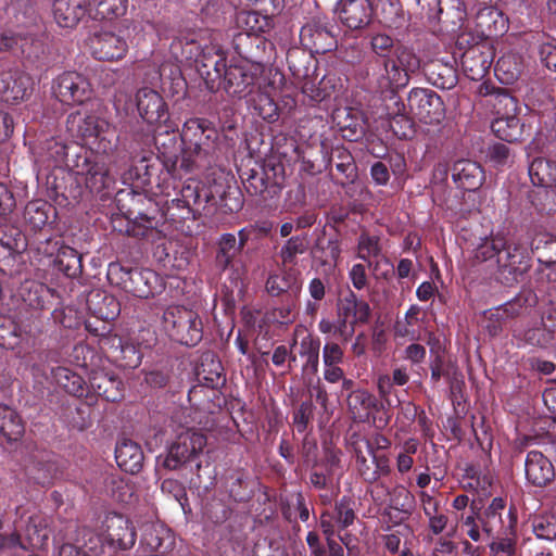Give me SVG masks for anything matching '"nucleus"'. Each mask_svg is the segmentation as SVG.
<instances>
[{"label":"nucleus","mask_w":556,"mask_h":556,"mask_svg":"<svg viewBox=\"0 0 556 556\" xmlns=\"http://www.w3.org/2000/svg\"><path fill=\"white\" fill-rule=\"evenodd\" d=\"M372 51L384 59L383 73L377 79L381 93H389L390 101L396 110L389 111L391 115L390 128L399 136L406 138L413 132V119L403 112L405 105L395 94V90L405 87L409 81V75L420 66L419 58L405 46L394 43V39L386 34H376L371 37Z\"/></svg>","instance_id":"obj_1"},{"label":"nucleus","mask_w":556,"mask_h":556,"mask_svg":"<svg viewBox=\"0 0 556 556\" xmlns=\"http://www.w3.org/2000/svg\"><path fill=\"white\" fill-rule=\"evenodd\" d=\"M473 264L505 286L517 283L530 268L526 249L500 236L482 239L473 251Z\"/></svg>","instance_id":"obj_2"},{"label":"nucleus","mask_w":556,"mask_h":556,"mask_svg":"<svg viewBox=\"0 0 556 556\" xmlns=\"http://www.w3.org/2000/svg\"><path fill=\"white\" fill-rule=\"evenodd\" d=\"M67 127L96 154L109 155L117 147L118 136L115 128L97 115L71 114L67 117Z\"/></svg>","instance_id":"obj_3"},{"label":"nucleus","mask_w":556,"mask_h":556,"mask_svg":"<svg viewBox=\"0 0 556 556\" xmlns=\"http://www.w3.org/2000/svg\"><path fill=\"white\" fill-rule=\"evenodd\" d=\"M162 324L166 333L180 344L194 346L202 340L203 324L192 309L169 306L163 313Z\"/></svg>","instance_id":"obj_4"},{"label":"nucleus","mask_w":556,"mask_h":556,"mask_svg":"<svg viewBox=\"0 0 556 556\" xmlns=\"http://www.w3.org/2000/svg\"><path fill=\"white\" fill-rule=\"evenodd\" d=\"M206 437L194 428H181L168 447L162 466L167 470H178L193 460L205 447Z\"/></svg>","instance_id":"obj_5"},{"label":"nucleus","mask_w":556,"mask_h":556,"mask_svg":"<svg viewBox=\"0 0 556 556\" xmlns=\"http://www.w3.org/2000/svg\"><path fill=\"white\" fill-rule=\"evenodd\" d=\"M471 509L477 515L483 533L489 538L514 534L517 519L510 508L506 510V504L502 497H494L482 513H476L479 508L475 502L471 504Z\"/></svg>","instance_id":"obj_6"},{"label":"nucleus","mask_w":556,"mask_h":556,"mask_svg":"<svg viewBox=\"0 0 556 556\" xmlns=\"http://www.w3.org/2000/svg\"><path fill=\"white\" fill-rule=\"evenodd\" d=\"M217 131L206 119L190 118L182 127L181 141L193 150L197 157L212 161L216 151Z\"/></svg>","instance_id":"obj_7"},{"label":"nucleus","mask_w":556,"mask_h":556,"mask_svg":"<svg viewBox=\"0 0 556 556\" xmlns=\"http://www.w3.org/2000/svg\"><path fill=\"white\" fill-rule=\"evenodd\" d=\"M99 154H78L72 165L76 177L84 181L91 192H100L108 189L113 182L105 162L100 160Z\"/></svg>","instance_id":"obj_8"},{"label":"nucleus","mask_w":556,"mask_h":556,"mask_svg":"<svg viewBox=\"0 0 556 556\" xmlns=\"http://www.w3.org/2000/svg\"><path fill=\"white\" fill-rule=\"evenodd\" d=\"M407 102L412 116L425 124L440 123L445 115L443 100L431 89H412Z\"/></svg>","instance_id":"obj_9"},{"label":"nucleus","mask_w":556,"mask_h":556,"mask_svg":"<svg viewBox=\"0 0 556 556\" xmlns=\"http://www.w3.org/2000/svg\"><path fill=\"white\" fill-rule=\"evenodd\" d=\"M55 97L64 104H83L92 97V88L84 75L77 72L61 74L53 87Z\"/></svg>","instance_id":"obj_10"},{"label":"nucleus","mask_w":556,"mask_h":556,"mask_svg":"<svg viewBox=\"0 0 556 556\" xmlns=\"http://www.w3.org/2000/svg\"><path fill=\"white\" fill-rule=\"evenodd\" d=\"M261 72L260 65H229L223 88L231 97L245 98L254 92Z\"/></svg>","instance_id":"obj_11"},{"label":"nucleus","mask_w":556,"mask_h":556,"mask_svg":"<svg viewBox=\"0 0 556 556\" xmlns=\"http://www.w3.org/2000/svg\"><path fill=\"white\" fill-rule=\"evenodd\" d=\"M136 529L127 517L116 513L106 515L103 540L113 551L131 548L136 543Z\"/></svg>","instance_id":"obj_12"},{"label":"nucleus","mask_w":556,"mask_h":556,"mask_svg":"<svg viewBox=\"0 0 556 556\" xmlns=\"http://www.w3.org/2000/svg\"><path fill=\"white\" fill-rule=\"evenodd\" d=\"M136 106L140 117L151 125L166 124L168 108L163 97L149 87L140 88L136 93Z\"/></svg>","instance_id":"obj_13"},{"label":"nucleus","mask_w":556,"mask_h":556,"mask_svg":"<svg viewBox=\"0 0 556 556\" xmlns=\"http://www.w3.org/2000/svg\"><path fill=\"white\" fill-rule=\"evenodd\" d=\"M92 55L100 61H115L125 56L128 45L125 38L111 31L94 34L90 39Z\"/></svg>","instance_id":"obj_14"},{"label":"nucleus","mask_w":556,"mask_h":556,"mask_svg":"<svg viewBox=\"0 0 556 556\" xmlns=\"http://www.w3.org/2000/svg\"><path fill=\"white\" fill-rule=\"evenodd\" d=\"M300 40L304 48L312 53H326L337 46V40L330 30L319 21L307 22L300 31Z\"/></svg>","instance_id":"obj_15"},{"label":"nucleus","mask_w":556,"mask_h":556,"mask_svg":"<svg viewBox=\"0 0 556 556\" xmlns=\"http://www.w3.org/2000/svg\"><path fill=\"white\" fill-rule=\"evenodd\" d=\"M55 295L54 289L35 280H25L18 289V296L24 305L35 312L51 308Z\"/></svg>","instance_id":"obj_16"},{"label":"nucleus","mask_w":556,"mask_h":556,"mask_svg":"<svg viewBox=\"0 0 556 556\" xmlns=\"http://www.w3.org/2000/svg\"><path fill=\"white\" fill-rule=\"evenodd\" d=\"M338 14L346 27L359 29L371 21L372 7L369 0H341Z\"/></svg>","instance_id":"obj_17"},{"label":"nucleus","mask_w":556,"mask_h":556,"mask_svg":"<svg viewBox=\"0 0 556 556\" xmlns=\"http://www.w3.org/2000/svg\"><path fill=\"white\" fill-rule=\"evenodd\" d=\"M89 384L99 396L106 401L116 402L124 397L123 382L113 371L92 370L89 376Z\"/></svg>","instance_id":"obj_18"},{"label":"nucleus","mask_w":556,"mask_h":556,"mask_svg":"<svg viewBox=\"0 0 556 556\" xmlns=\"http://www.w3.org/2000/svg\"><path fill=\"white\" fill-rule=\"evenodd\" d=\"M16 515L20 516V521L15 520L16 530L23 531L25 535L26 545L30 547H40L42 546L48 538V520L47 518L39 514L34 513L27 517L25 525H21L20 522L24 516V509L21 507L16 508Z\"/></svg>","instance_id":"obj_19"},{"label":"nucleus","mask_w":556,"mask_h":556,"mask_svg":"<svg viewBox=\"0 0 556 556\" xmlns=\"http://www.w3.org/2000/svg\"><path fill=\"white\" fill-rule=\"evenodd\" d=\"M30 77L20 71L0 73V97L5 102H18L28 96Z\"/></svg>","instance_id":"obj_20"},{"label":"nucleus","mask_w":556,"mask_h":556,"mask_svg":"<svg viewBox=\"0 0 556 556\" xmlns=\"http://www.w3.org/2000/svg\"><path fill=\"white\" fill-rule=\"evenodd\" d=\"M88 12L86 0H54L52 14L62 28H75Z\"/></svg>","instance_id":"obj_21"},{"label":"nucleus","mask_w":556,"mask_h":556,"mask_svg":"<svg viewBox=\"0 0 556 556\" xmlns=\"http://www.w3.org/2000/svg\"><path fill=\"white\" fill-rule=\"evenodd\" d=\"M527 480L536 486H544L555 477L551 460L539 451L528 453L525 464Z\"/></svg>","instance_id":"obj_22"},{"label":"nucleus","mask_w":556,"mask_h":556,"mask_svg":"<svg viewBox=\"0 0 556 556\" xmlns=\"http://www.w3.org/2000/svg\"><path fill=\"white\" fill-rule=\"evenodd\" d=\"M452 177L463 190L476 191L484 181V172L476 162L459 160L453 165Z\"/></svg>","instance_id":"obj_23"},{"label":"nucleus","mask_w":556,"mask_h":556,"mask_svg":"<svg viewBox=\"0 0 556 556\" xmlns=\"http://www.w3.org/2000/svg\"><path fill=\"white\" fill-rule=\"evenodd\" d=\"M332 118L345 139L357 141L364 136V118L358 110L348 106L339 108L333 112Z\"/></svg>","instance_id":"obj_24"},{"label":"nucleus","mask_w":556,"mask_h":556,"mask_svg":"<svg viewBox=\"0 0 556 556\" xmlns=\"http://www.w3.org/2000/svg\"><path fill=\"white\" fill-rule=\"evenodd\" d=\"M115 459L121 469L134 475L141 470L144 456L138 443L122 439L115 447Z\"/></svg>","instance_id":"obj_25"},{"label":"nucleus","mask_w":556,"mask_h":556,"mask_svg":"<svg viewBox=\"0 0 556 556\" xmlns=\"http://www.w3.org/2000/svg\"><path fill=\"white\" fill-rule=\"evenodd\" d=\"M233 48L236 52L252 61L251 65H260L262 67V55L265 54L266 40L260 35L247 33H237L233 36Z\"/></svg>","instance_id":"obj_26"},{"label":"nucleus","mask_w":556,"mask_h":556,"mask_svg":"<svg viewBox=\"0 0 556 556\" xmlns=\"http://www.w3.org/2000/svg\"><path fill=\"white\" fill-rule=\"evenodd\" d=\"M346 406L354 421L364 422L369 418L372 409H377L376 396L367 390L357 389L348 394Z\"/></svg>","instance_id":"obj_27"},{"label":"nucleus","mask_w":556,"mask_h":556,"mask_svg":"<svg viewBox=\"0 0 556 556\" xmlns=\"http://www.w3.org/2000/svg\"><path fill=\"white\" fill-rule=\"evenodd\" d=\"M320 340L307 334L300 341L299 355L304 359L302 377H315L319 367Z\"/></svg>","instance_id":"obj_28"},{"label":"nucleus","mask_w":556,"mask_h":556,"mask_svg":"<svg viewBox=\"0 0 556 556\" xmlns=\"http://www.w3.org/2000/svg\"><path fill=\"white\" fill-rule=\"evenodd\" d=\"M529 177L534 186L556 187V162L546 157H535L529 165Z\"/></svg>","instance_id":"obj_29"},{"label":"nucleus","mask_w":556,"mask_h":556,"mask_svg":"<svg viewBox=\"0 0 556 556\" xmlns=\"http://www.w3.org/2000/svg\"><path fill=\"white\" fill-rule=\"evenodd\" d=\"M490 66V55H486L479 48H471L462 56V67L466 76L472 80L482 79Z\"/></svg>","instance_id":"obj_30"},{"label":"nucleus","mask_w":556,"mask_h":556,"mask_svg":"<svg viewBox=\"0 0 556 556\" xmlns=\"http://www.w3.org/2000/svg\"><path fill=\"white\" fill-rule=\"evenodd\" d=\"M338 315L353 316L352 324L367 323L370 316V307L367 302L358 300L356 294L349 292L338 304Z\"/></svg>","instance_id":"obj_31"},{"label":"nucleus","mask_w":556,"mask_h":556,"mask_svg":"<svg viewBox=\"0 0 556 556\" xmlns=\"http://www.w3.org/2000/svg\"><path fill=\"white\" fill-rule=\"evenodd\" d=\"M129 279L130 283H127V292L141 299L154 295V289L151 285L157 280V276L153 270L134 268Z\"/></svg>","instance_id":"obj_32"},{"label":"nucleus","mask_w":556,"mask_h":556,"mask_svg":"<svg viewBox=\"0 0 556 556\" xmlns=\"http://www.w3.org/2000/svg\"><path fill=\"white\" fill-rule=\"evenodd\" d=\"M0 433L8 441H17L24 433L20 415L10 406L0 404Z\"/></svg>","instance_id":"obj_33"},{"label":"nucleus","mask_w":556,"mask_h":556,"mask_svg":"<svg viewBox=\"0 0 556 556\" xmlns=\"http://www.w3.org/2000/svg\"><path fill=\"white\" fill-rule=\"evenodd\" d=\"M491 128L500 139L513 142L521 138L523 125L516 115L507 114L496 117Z\"/></svg>","instance_id":"obj_34"},{"label":"nucleus","mask_w":556,"mask_h":556,"mask_svg":"<svg viewBox=\"0 0 556 556\" xmlns=\"http://www.w3.org/2000/svg\"><path fill=\"white\" fill-rule=\"evenodd\" d=\"M54 212L55 210L50 203L34 200L25 206L24 219L34 230H40L47 225L50 214Z\"/></svg>","instance_id":"obj_35"},{"label":"nucleus","mask_w":556,"mask_h":556,"mask_svg":"<svg viewBox=\"0 0 556 556\" xmlns=\"http://www.w3.org/2000/svg\"><path fill=\"white\" fill-rule=\"evenodd\" d=\"M426 74L438 88L452 89L457 84L456 71L452 65L433 62L428 65Z\"/></svg>","instance_id":"obj_36"},{"label":"nucleus","mask_w":556,"mask_h":556,"mask_svg":"<svg viewBox=\"0 0 556 556\" xmlns=\"http://www.w3.org/2000/svg\"><path fill=\"white\" fill-rule=\"evenodd\" d=\"M241 252L237 245V238L233 233H224L218 241V250L215 257L216 267L226 270Z\"/></svg>","instance_id":"obj_37"},{"label":"nucleus","mask_w":556,"mask_h":556,"mask_svg":"<svg viewBox=\"0 0 556 556\" xmlns=\"http://www.w3.org/2000/svg\"><path fill=\"white\" fill-rule=\"evenodd\" d=\"M236 24L241 30L252 35H260L269 27V20L255 11H240L236 15Z\"/></svg>","instance_id":"obj_38"},{"label":"nucleus","mask_w":556,"mask_h":556,"mask_svg":"<svg viewBox=\"0 0 556 556\" xmlns=\"http://www.w3.org/2000/svg\"><path fill=\"white\" fill-rule=\"evenodd\" d=\"M55 263L67 277H76L81 274V255L71 247L64 245L59 249Z\"/></svg>","instance_id":"obj_39"},{"label":"nucleus","mask_w":556,"mask_h":556,"mask_svg":"<svg viewBox=\"0 0 556 556\" xmlns=\"http://www.w3.org/2000/svg\"><path fill=\"white\" fill-rule=\"evenodd\" d=\"M222 363L211 353L204 354L200 366L198 367V376L212 388L223 384L225 378L222 376Z\"/></svg>","instance_id":"obj_40"},{"label":"nucleus","mask_w":556,"mask_h":556,"mask_svg":"<svg viewBox=\"0 0 556 556\" xmlns=\"http://www.w3.org/2000/svg\"><path fill=\"white\" fill-rule=\"evenodd\" d=\"M201 182L195 179H188L180 189V195L172 202L176 207L187 208L188 213L193 211V206L201 202Z\"/></svg>","instance_id":"obj_41"},{"label":"nucleus","mask_w":556,"mask_h":556,"mask_svg":"<svg viewBox=\"0 0 556 556\" xmlns=\"http://www.w3.org/2000/svg\"><path fill=\"white\" fill-rule=\"evenodd\" d=\"M308 240L306 235L293 236L282 245L279 256L283 265L296 264V256L306 252Z\"/></svg>","instance_id":"obj_42"},{"label":"nucleus","mask_w":556,"mask_h":556,"mask_svg":"<svg viewBox=\"0 0 556 556\" xmlns=\"http://www.w3.org/2000/svg\"><path fill=\"white\" fill-rule=\"evenodd\" d=\"M89 13L96 20L113 18L124 11L122 0H89Z\"/></svg>","instance_id":"obj_43"},{"label":"nucleus","mask_w":556,"mask_h":556,"mask_svg":"<svg viewBox=\"0 0 556 556\" xmlns=\"http://www.w3.org/2000/svg\"><path fill=\"white\" fill-rule=\"evenodd\" d=\"M266 290L273 296H278L281 293L292 291L296 294L300 287L296 283V278L291 273H283L281 275H271L266 281Z\"/></svg>","instance_id":"obj_44"},{"label":"nucleus","mask_w":556,"mask_h":556,"mask_svg":"<svg viewBox=\"0 0 556 556\" xmlns=\"http://www.w3.org/2000/svg\"><path fill=\"white\" fill-rule=\"evenodd\" d=\"M126 218L128 219L126 232L128 236L137 238L146 237L156 226L155 218L147 214L138 213L134 215V212L129 211Z\"/></svg>","instance_id":"obj_45"},{"label":"nucleus","mask_w":556,"mask_h":556,"mask_svg":"<svg viewBox=\"0 0 556 556\" xmlns=\"http://www.w3.org/2000/svg\"><path fill=\"white\" fill-rule=\"evenodd\" d=\"M251 102L255 113L264 121L274 123L278 119V106L268 94L264 92H257Z\"/></svg>","instance_id":"obj_46"},{"label":"nucleus","mask_w":556,"mask_h":556,"mask_svg":"<svg viewBox=\"0 0 556 556\" xmlns=\"http://www.w3.org/2000/svg\"><path fill=\"white\" fill-rule=\"evenodd\" d=\"M55 378L58 383L62 386L66 392L75 396H81L84 394L85 382L79 375L72 372L67 368L59 367L55 371Z\"/></svg>","instance_id":"obj_47"},{"label":"nucleus","mask_w":556,"mask_h":556,"mask_svg":"<svg viewBox=\"0 0 556 556\" xmlns=\"http://www.w3.org/2000/svg\"><path fill=\"white\" fill-rule=\"evenodd\" d=\"M94 298L100 299V301L97 302V306L93 308V313L97 317L103 320H113L118 316L121 305L113 295L97 292Z\"/></svg>","instance_id":"obj_48"},{"label":"nucleus","mask_w":556,"mask_h":556,"mask_svg":"<svg viewBox=\"0 0 556 556\" xmlns=\"http://www.w3.org/2000/svg\"><path fill=\"white\" fill-rule=\"evenodd\" d=\"M227 70L226 60L223 56H217L216 60L207 59L202 64L200 72L205 76L207 86L213 89L216 80L225 79Z\"/></svg>","instance_id":"obj_49"},{"label":"nucleus","mask_w":556,"mask_h":556,"mask_svg":"<svg viewBox=\"0 0 556 556\" xmlns=\"http://www.w3.org/2000/svg\"><path fill=\"white\" fill-rule=\"evenodd\" d=\"M357 256L367 262L368 266H371L372 258L381 256L380 239L376 236H369L366 233L361 235L358 239Z\"/></svg>","instance_id":"obj_50"},{"label":"nucleus","mask_w":556,"mask_h":556,"mask_svg":"<svg viewBox=\"0 0 556 556\" xmlns=\"http://www.w3.org/2000/svg\"><path fill=\"white\" fill-rule=\"evenodd\" d=\"M211 162L212 161L208 159L197 157L193 153V150L186 146L182 150V156L179 166L177 167L176 161L173 164V175H176V173H179L180 170L187 174L191 173L195 168H203L208 166Z\"/></svg>","instance_id":"obj_51"},{"label":"nucleus","mask_w":556,"mask_h":556,"mask_svg":"<svg viewBox=\"0 0 556 556\" xmlns=\"http://www.w3.org/2000/svg\"><path fill=\"white\" fill-rule=\"evenodd\" d=\"M333 516L340 529L350 527L356 518L352 501L348 497L338 501L334 505Z\"/></svg>","instance_id":"obj_52"},{"label":"nucleus","mask_w":556,"mask_h":556,"mask_svg":"<svg viewBox=\"0 0 556 556\" xmlns=\"http://www.w3.org/2000/svg\"><path fill=\"white\" fill-rule=\"evenodd\" d=\"M519 65L514 62V56L508 54L500 58L495 64V73L502 81L511 83L519 75Z\"/></svg>","instance_id":"obj_53"},{"label":"nucleus","mask_w":556,"mask_h":556,"mask_svg":"<svg viewBox=\"0 0 556 556\" xmlns=\"http://www.w3.org/2000/svg\"><path fill=\"white\" fill-rule=\"evenodd\" d=\"M314 404L312 400L302 402L293 412V425L298 432H304L314 416Z\"/></svg>","instance_id":"obj_54"},{"label":"nucleus","mask_w":556,"mask_h":556,"mask_svg":"<svg viewBox=\"0 0 556 556\" xmlns=\"http://www.w3.org/2000/svg\"><path fill=\"white\" fill-rule=\"evenodd\" d=\"M511 535L493 536V541L489 544L491 556H514L515 542Z\"/></svg>","instance_id":"obj_55"},{"label":"nucleus","mask_w":556,"mask_h":556,"mask_svg":"<svg viewBox=\"0 0 556 556\" xmlns=\"http://www.w3.org/2000/svg\"><path fill=\"white\" fill-rule=\"evenodd\" d=\"M486 157L495 166L508 165L513 160L510 149L505 143H494L490 146L488 148Z\"/></svg>","instance_id":"obj_56"},{"label":"nucleus","mask_w":556,"mask_h":556,"mask_svg":"<svg viewBox=\"0 0 556 556\" xmlns=\"http://www.w3.org/2000/svg\"><path fill=\"white\" fill-rule=\"evenodd\" d=\"M154 143L160 153L166 157H170V155L177 150V136L173 131L169 132V130L166 129L164 132L155 135Z\"/></svg>","instance_id":"obj_57"},{"label":"nucleus","mask_w":556,"mask_h":556,"mask_svg":"<svg viewBox=\"0 0 556 556\" xmlns=\"http://www.w3.org/2000/svg\"><path fill=\"white\" fill-rule=\"evenodd\" d=\"M305 386L308 389L311 396H314L316 402L323 407L327 408L329 396L325 386L321 383L319 378L306 377L303 378Z\"/></svg>","instance_id":"obj_58"},{"label":"nucleus","mask_w":556,"mask_h":556,"mask_svg":"<svg viewBox=\"0 0 556 556\" xmlns=\"http://www.w3.org/2000/svg\"><path fill=\"white\" fill-rule=\"evenodd\" d=\"M344 359L343 349L336 342H327L323 348V363L326 365H340Z\"/></svg>","instance_id":"obj_59"},{"label":"nucleus","mask_w":556,"mask_h":556,"mask_svg":"<svg viewBox=\"0 0 556 556\" xmlns=\"http://www.w3.org/2000/svg\"><path fill=\"white\" fill-rule=\"evenodd\" d=\"M521 309L522 305L520 300H514L497 307L494 312H491V318L496 317V320H505L519 315Z\"/></svg>","instance_id":"obj_60"},{"label":"nucleus","mask_w":556,"mask_h":556,"mask_svg":"<svg viewBox=\"0 0 556 556\" xmlns=\"http://www.w3.org/2000/svg\"><path fill=\"white\" fill-rule=\"evenodd\" d=\"M540 56L545 66L556 72V41L544 42L540 47Z\"/></svg>","instance_id":"obj_61"},{"label":"nucleus","mask_w":556,"mask_h":556,"mask_svg":"<svg viewBox=\"0 0 556 556\" xmlns=\"http://www.w3.org/2000/svg\"><path fill=\"white\" fill-rule=\"evenodd\" d=\"M16 548L27 549L28 546L21 539V534L15 531L9 535L0 534V549L14 551Z\"/></svg>","instance_id":"obj_62"},{"label":"nucleus","mask_w":556,"mask_h":556,"mask_svg":"<svg viewBox=\"0 0 556 556\" xmlns=\"http://www.w3.org/2000/svg\"><path fill=\"white\" fill-rule=\"evenodd\" d=\"M356 452V463H357V469L359 475L363 477V479L367 482H375L378 480V471H374V469L368 464L366 457L361 454L359 451L355 450Z\"/></svg>","instance_id":"obj_63"},{"label":"nucleus","mask_w":556,"mask_h":556,"mask_svg":"<svg viewBox=\"0 0 556 556\" xmlns=\"http://www.w3.org/2000/svg\"><path fill=\"white\" fill-rule=\"evenodd\" d=\"M349 277L355 289L362 290L367 285L366 267L363 264H354L350 269Z\"/></svg>","instance_id":"obj_64"}]
</instances>
